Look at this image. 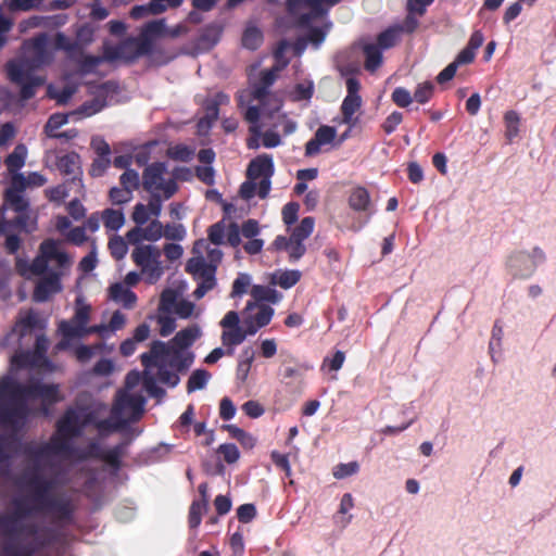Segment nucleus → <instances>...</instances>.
<instances>
[{
	"label": "nucleus",
	"instance_id": "1",
	"mask_svg": "<svg viewBox=\"0 0 556 556\" xmlns=\"http://www.w3.org/2000/svg\"><path fill=\"white\" fill-rule=\"evenodd\" d=\"M144 397L139 392L118 391L109 418H102L106 405L80 395L74 407L58 421L48 442H33L25 448L26 466L8 483L23 494L11 511L0 516V556H33L55 538L56 529L72 520V494L64 490L66 463L75 456L72 439L92 424L104 437L143 413Z\"/></svg>",
	"mask_w": 556,
	"mask_h": 556
},
{
	"label": "nucleus",
	"instance_id": "2",
	"mask_svg": "<svg viewBox=\"0 0 556 556\" xmlns=\"http://www.w3.org/2000/svg\"><path fill=\"white\" fill-rule=\"evenodd\" d=\"M49 341L41 336L36 339L35 352L16 353L11 358L12 371L0 380V429L10 432L0 438V482L13 480L11 466L18 442L14 433L33 413H48V406L62 401L56 384L41 382L40 375L51 371L46 358Z\"/></svg>",
	"mask_w": 556,
	"mask_h": 556
},
{
	"label": "nucleus",
	"instance_id": "3",
	"mask_svg": "<svg viewBox=\"0 0 556 556\" xmlns=\"http://www.w3.org/2000/svg\"><path fill=\"white\" fill-rule=\"evenodd\" d=\"M285 48V43L279 46L276 51L278 64L271 70L262 72L260 83L253 88L252 97L256 104L250 105L244 115L251 124V132L258 134L265 127H281L283 132L289 135L296 129V123L288 118L286 114L280 113L281 101L275 94L268 92L269 86L276 80L277 73L287 64L285 61L280 63Z\"/></svg>",
	"mask_w": 556,
	"mask_h": 556
},
{
	"label": "nucleus",
	"instance_id": "4",
	"mask_svg": "<svg viewBox=\"0 0 556 556\" xmlns=\"http://www.w3.org/2000/svg\"><path fill=\"white\" fill-rule=\"evenodd\" d=\"M71 264L72 260L63 251L61 243L48 239L40 244L39 254L30 264L25 260L18 258L16 261V270L26 279L47 273V276L37 283L33 295L35 301L43 302L51 294L60 290L62 270L70 267Z\"/></svg>",
	"mask_w": 556,
	"mask_h": 556
},
{
	"label": "nucleus",
	"instance_id": "5",
	"mask_svg": "<svg viewBox=\"0 0 556 556\" xmlns=\"http://www.w3.org/2000/svg\"><path fill=\"white\" fill-rule=\"evenodd\" d=\"M142 365L144 366L143 386L147 392L154 397L165 394L164 390L156 386L155 378L150 374L152 367L157 368V376L161 382L176 387L180 379L176 371L187 369L192 361L191 354L178 353L169 343L154 341L150 351L141 354Z\"/></svg>",
	"mask_w": 556,
	"mask_h": 556
},
{
	"label": "nucleus",
	"instance_id": "6",
	"mask_svg": "<svg viewBox=\"0 0 556 556\" xmlns=\"http://www.w3.org/2000/svg\"><path fill=\"white\" fill-rule=\"evenodd\" d=\"M52 60L53 53L48 48V37L42 34L26 42L23 47V55L8 64V75L12 81L21 85L23 99L31 98L34 87L43 84V78L35 74V71L50 64Z\"/></svg>",
	"mask_w": 556,
	"mask_h": 556
},
{
	"label": "nucleus",
	"instance_id": "7",
	"mask_svg": "<svg viewBox=\"0 0 556 556\" xmlns=\"http://www.w3.org/2000/svg\"><path fill=\"white\" fill-rule=\"evenodd\" d=\"M341 0H289L288 5L291 13L299 15L300 24L309 26L308 40L315 46L320 45L326 37L321 28L313 27L312 23L323 18L329 8Z\"/></svg>",
	"mask_w": 556,
	"mask_h": 556
},
{
	"label": "nucleus",
	"instance_id": "8",
	"mask_svg": "<svg viewBox=\"0 0 556 556\" xmlns=\"http://www.w3.org/2000/svg\"><path fill=\"white\" fill-rule=\"evenodd\" d=\"M144 241L129 242L134 245L131 251L132 262L140 268L141 275L148 283L157 282L164 274V266L161 261V250L153 244H146Z\"/></svg>",
	"mask_w": 556,
	"mask_h": 556
},
{
	"label": "nucleus",
	"instance_id": "9",
	"mask_svg": "<svg viewBox=\"0 0 556 556\" xmlns=\"http://www.w3.org/2000/svg\"><path fill=\"white\" fill-rule=\"evenodd\" d=\"M187 231L182 224L168 223L163 225L159 219H153L144 228H131L126 232L129 242H156L162 238L172 241H182Z\"/></svg>",
	"mask_w": 556,
	"mask_h": 556
},
{
	"label": "nucleus",
	"instance_id": "10",
	"mask_svg": "<svg viewBox=\"0 0 556 556\" xmlns=\"http://www.w3.org/2000/svg\"><path fill=\"white\" fill-rule=\"evenodd\" d=\"M142 185L144 190L151 194V199H157L162 203L177 191L176 181L169 177L162 163H154L144 169Z\"/></svg>",
	"mask_w": 556,
	"mask_h": 556
},
{
	"label": "nucleus",
	"instance_id": "11",
	"mask_svg": "<svg viewBox=\"0 0 556 556\" xmlns=\"http://www.w3.org/2000/svg\"><path fill=\"white\" fill-rule=\"evenodd\" d=\"M89 319L90 306L78 300L74 316L59 324L63 339L58 343L56 349H67L72 339L86 337Z\"/></svg>",
	"mask_w": 556,
	"mask_h": 556
},
{
	"label": "nucleus",
	"instance_id": "12",
	"mask_svg": "<svg viewBox=\"0 0 556 556\" xmlns=\"http://www.w3.org/2000/svg\"><path fill=\"white\" fill-rule=\"evenodd\" d=\"M152 49V42L147 35L139 38L127 39L116 46H105L104 56L108 61H132L148 54Z\"/></svg>",
	"mask_w": 556,
	"mask_h": 556
},
{
	"label": "nucleus",
	"instance_id": "13",
	"mask_svg": "<svg viewBox=\"0 0 556 556\" xmlns=\"http://www.w3.org/2000/svg\"><path fill=\"white\" fill-rule=\"evenodd\" d=\"M186 270L190 273L200 283L193 295L197 300L203 298L206 292L212 290L215 286V271L213 266H206L203 256H192L186 265Z\"/></svg>",
	"mask_w": 556,
	"mask_h": 556
},
{
	"label": "nucleus",
	"instance_id": "14",
	"mask_svg": "<svg viewBox=\"0 0 556 556\" xmlns=\"http://www.w3.org/2000/svg\"><path fill=\"white\" fill-rule=\"evenodd\" d=\"M274 174L273 159L262 154L251 161L248 167V178L258 180V195L264 199L270 190V177Z\"/></svg>",
	"mask_w": 556,
	"mask_h": 556
},
{
	"label": "nucleus",
	"instance_id": "15",
	"mask_svg": "<svg viewBox=\"0 0 556 556\" xmlns=\"http://www.w3.org/2000/svg\"><path fill=\"white\" fill-rule=\"evenodd\" d=\"M274 316V309L262 303H248L242 312L243 325L250 336L268 325Z\"/></svg>",
	"mask_w": 556,
	"mask_h": 556
},
{
	"label": "nucleus",
	"instance_id": "16",
	"mask_svg": "<svg viewBox=\"0 0 556 556\" xmlns=\"http://www.w3.org/2000/svg\"><path fill=\"white\" fill-rule=\"evenodd\" d=\"M361 88L359 81L353 77L346 79L348 94L341 105L342 123L350 126V129L356 125L357 118L354 114L362 108V98L358 94Z\"/></svg>",
	"mask_w": 556,
	"mask_h": 556
},
{
	"label": "nucleus",
	"instance_id": "17",
	"mask_svg": "<svg viewBox=\"0 0 556 556\" xmlns=\"http://www.w3.org/2000/svg\"><path fill=\"white\" fill-rule=\"evenodd\" d=\"M533 257L522 251L513 252L506 260V269L515 279H527L535 271Z\"/></svg>",
	"mask_w": 556,
	"mask_h": 556
},
{
	"label": "nucleus",
	"instance_id": "18",
	"mask_svg": "<svg viewBox=\"0 0 556 556\" xmlns=\"http://www.w3.org/2000/svg\"><path fill=\"white\" fill-rule=\"evenodd\" d=\"M162 208L163 204L157 199H150L148 203H137L130 214L134 228H144L149 222L159 219Z\"/></svg>",
	"mask_w": 556,
	"mask_h": 556
},
{
	"label": "nucleus",
	"instance_id": "19",
	"mask_svg": "<svg viewBox=\"0 0 556 556\" xmlns=\"http://www.w3.org/2000/svg\"><path fill=\"white\" fill-rule=\"evenodd\" d=\"M314 226H315L314 218L305 217L301 220L300 225H298L293 229V231L290 236L291 260L292 261H298L299 258H301L304 255L306 248L303 244V241L312 235V232L314 230Z\"/></svg>",
	"mask_w": 556,
	"mask_h": 556
},
{
	"label": "nucleus",
	"instance_id": "20",
	"mask_svg": "<svg viewBox=\"0 0 556 556\" xmlns=\"http://www.w3.org/2000/svg\"><path fill=\"white\" fill-rule=\"evenodd\" d=\"M22 190L23 189L21 188H14V186L12 185V187L5 193L4 207L12 208L16 213H18V215L14 218L16 224L21 228H24L26 231H31L33 227L27 224L28 217H26L24 214L28 204L22 194Z\"/></svg>",
	"mask_w": 556,
	"mask_h": 556
},
{
	"label": "nucleus",
	"instance_id": "21",
	"mask_svg": "<svg viewBox=\"0 0 556 556\" xmlns=\"http://www.w3.org/2000/svg\"><path fill=\"white\" fill-rule=\"evenodd\" d=\"M337 136V130L330 126H320L305 147L307 155H316L320 152L321 146L331 143Z\"/></svg>",
	"mask_w": 556,
	"mask_h": 556
},
{
	"label": "nucleus",
	"instance_id": "22",
	"mask_svg": "<svg viewBox=\"0 0 556 556\" xmlns=\"http://www.w3.org/2000/svg\"><path fill=\"white\" fill-rule=\"evenodd\" d=\"M37 323V318L33 312H25L23 313L14 329L8 333L3 339L0 341L1 346H8L10 344L11 340L20 339L21 337L25 336Z\"/></svg>",
	"mask_w": 556,
	"mask_h": 556
},
{
	"label": "nucleus",
	"instance_id": "23",
	"mask_svg": "<svg viewBox=\"0 0 556 556\" xmlns=\"http://www.w3.org/2000/svg\"><path fill=\"white\" fill-rule=\"evenodd\" d=\"M202 334L201 328L198 325H191L176 333V336L168 342L178 353H184L193 342Z\"/></svg>",
	"mask_w": 556,
	"mask_h": 556
},
{
	"label": "nucleus",
	"instance_id": "24",
	"mask_svg": "<svg viewBox=\"0 0 556 556\" xmlns=\"http://www.w3.org/2000/svg\"><path fill=\"white\" fill-rule=\"evenodd\" d=\"M193 256H203L206 262V266H213L214 271L216 270L217 264L222 261L223 252L217 245L211 248L210 243L204 240H198L193 245Z\"/></svg>",
	"mask_w": 556,
	"mask_h": 556
},
{
	"label": "nucleus",
	"instance_id": "25",
	"mask_svg": "<svg viewBox=\"0 0 556 556\" xmlns=\"http://www.w3.org/2000/svg\"><path fill=\"white\" fill-rule=\"evenodd\" d=\"M110 299L122 304L125 308H132L136 305V294L122 283H114L109 289Z\"/></svg>",
	"mask_w": 556,
	"mask_h": 556
},
{
	"label": "nucleus",
	"instance_id": "26",
	"mask_svg": "<svg viewBox=\"0 0 556 556\" xmlns=\"http://www.w3.org/2000/svg\"><path fill=\"white\" fill-rule=\"evenodd\" d=\"M67 115L64 114H53L50 116L47 125H46V132L49 137L53 138H66L71 139L76 136L75 130H68L64 132H59V129L67 123Z\"/></svg>",
	"mask_w": 556,
	"mask_h": 556
},
{
	"label": "nucleus",
	"instance_id": "27",
	"mask_svg": "<svg viewBox=\"0 0 556 556\" xmlns=\"http://www.w3.org/2000/svg\"><path fill=\"white\" fill-rule=\"evenodd\" d=\"M101 222L108 230L116 231L125 225V215L122 210L105 208L101 213Z\"/></svg>",
	"mask_w": 556,
	"mask_h": 556
},
{
	"label": "nucleus",
	"instance_id": "28",
	"mask_svg": "<svg viewBox=\"0 0 556 556\" xmlns=\"http://www.w3.org/2000/svg\"><path fill=\"white\" fill-rule=\"evenodd\" d=\"M251 295L254 300L253 303H277L281 299L280 293H278L275 289L265 286H253L251 289Z\"/></svg>",
	"mask_w": 556,
	"mask_h": 556
},
{
	"label": "nucleus",
	"instance_id": "29",
	"mask_svg": "<svg viewBox=\"0 0 556 556\" xmlns=\"http://www.w3.org/2000/svg\"><path fill=\"white\" fill-rule=\"evenodd\" d=\"M27 149L24 144H17L13 152L5 159V164L10 173L16 174L25 164Z\"/></svg>",
	"mask_w": 556,
	"mask_h": 556
},
{
	"label": "nucleus",
	"instance_id": "30",
	"mask_svg": "<svg viewBox=\"0 0 556 556\" xmlns=\"http://www.w3.org/2000/svg\"><path fill=\"white\" fill-rule=\"evenodd\" d=\"M349 204L355 211H366L370 204L368 191L363 187L353 189L349 198Z\"/></svg>",
	"mask_w": 556,
	"mask_h": 556
},
{
	"label": "nucleus",
	"instance_id": "31",
	"mask_svg": "<svg viewBox=\"0 0 556 556\" xmlns=\"http://www.w3.org/2000/svg\"><path fill=\"white\" fill-rule=\"evenodd\" d=\"M46 178L38 173H30L27 177L23 174L16 173L12 177L14 188L24 189L29 186L39 187L46 184Z\"/></svg>",
	"mask_w": 556,
	"mask_h": 556
},
{
	"label": "nucleus",
	"instance_id": "32",
	"mask_svg": "<svg viewBox=\"0 0 556 556\" xmlns=\"http://www.w3.org/2000/svg\"><path fill=\"white\" fill-rule=\"evenodd\" d=\"M301 278L299 270L277 271L271 277V283L278 285L283 289L293 287Z\"/></svg>",
	"mask_w": 556,
	"mask_h": 556
},
{
	"label": "nucleus",
	"instance_id": "33",
	"mask_svg": "<svg viewBox=\"0 0 556 556\" xmlns=\"http://www.w3.org/2000/svg\"><path fill=\"white\" fill-rule=\"evenodd\" d=\"M248 333V329H242L241 327H235L232 329H225L222 333V342L226 346H235L241 344Z\"/></svg>",
	"mask_w": 556,
	"mask_h": 556
},
{
	"label": "nucleus",
	"instance_id": "34",
	"mask_svg": "<svg viewBox=\"0 0 556 556\" xmlns=\"http://www.w3.org/2000/svg\"><path fill=\"white\" fill-rule=\"evenodd\" d=\"M263 42L262 31L255 26H248L242 36V45L250 50L257 49Z\"/></svg>",
	"mask_w": 556,
	"mask_h": 556
},
{
	"label": "nucleus",
	"instance_id": "35",
	"mask_svg": "<svg viewBox=\"0 0 556 556\" xmlns=\"http://www.w3.org/2000/svg\"><path fill=\"white\" fill-rule=\"evenodd\" d=\"M58 168L66 175H75L79 170V156L76 153L61 156L58 161Z\"/></svg>",
	"mask_w": 556,
	"mask_h": 556
},
{
	"label": "nucleus",
	"instance_id": "36",
	"mask_svg": "<svg viewBox=\"0 0 556 556\" xmlns=\"http://www.w3.org/2000/svg\"><path fill=\"white\" fill-rule=\"evenodd\" d=\"M207 506V498H201L192 503L189 513V523L191 528H195L200 525L202 515L206 511Z\"/></svg>",
	"mask_w": 556,
	"mask_h": 556
},
{
	"label": "nucleus",
	"instance_id": "37",
	"mask_svg": "<svg viewBox=\"0 0 556 556\" xmlns=\"http://www.w3.org/2000/svg\"><path fill=\"white\" fill-rule=\"evenodd\" d=\"M210 377V374L204 369L194 370L187 383L188 392L191 393L197 390L203 389L206 386Z\"/></svg>",
	"mask_w": 556,
	"mask_h": 556
},
{
	"label": "nucleus",
	"instance_id": "38",
	"mask_svg": "<svg viewBox=\"0 0 556 556\" xmlns=\"http://www.w3.org/2000/svg\"><path fill=\"white\" fill-rule=\"evenodd\" d=\"M127 243H129V241L126 236L125 238L121 236L112 237L109 241V249L112 256L115 257L116 260H122L127 254Z\"/></svg>",
	"mask_w": 556,
	"mask_h": 556
},
{
	"label": "nucleus",
	"instance_id": "39",
	"mask_svg": "<svg viewBox=\"0 0 556 556\" xmlns=\"http://www.w3.org/2000/svg\"><path fill=\"white\" fill-rule=\"evenodd\" d=\"M75 92L76 87L73 85H67L62 89H58L53 86L48 87L49 97L55 99L60 104H65Z\"/></svg>",
	"mask_w": 556,
	"mask_h": 556
},
{
	"label": "nucleus",
	"instance_id": "40",
	"mask_svg": "<svg viewBox=\"0 0 556 556\" xmlns=\"http://www.w3.org/2000/svg\"><path fill=\"white\" fill-rule=\"evenodd\" d=\"M364 52L366 55L365 67L374 72L381 64V52L374 45L366 46Z\"/></svg>",
	"mask_w": 556,
	"mask_h": 556
},
{
	"label": "nucleus",
	"instance_id": "41",
	"mask_svg": "<svg viewBox=\"0 0 556 556\" xmlns=\"http://www.w3.org/2000/svg\"><path fill=\"white\" fill-rule=\"evenodd\" d=\"M102 349V344H93V345H78L75 351V357L80 363H87L89 362L98 352H100Z\"/></svg>",
	"mask_w": 556,
	"mask_h": 556
},
{
	"label": "nucleus",
	"instance_id": "42",
	"mask_svg": "<svg viewBox=\"0 0 556 556\" xmlns=\"http://www.w3.org/2000/svg\"><path fill=\"white\" fill-rule=\"evenodd\" d=\"M359 464L357 462H350L346 464H338L332 469V475L336 479H344L346 477L357 473Z\"/></svg>",
	"mask_w": 556,
	"mask_h": 556
},
{
	"label": "nucleus",
	"instance_id": "43",
	"mask_svg": "<svg viewBox=\"0 0 556 556\" xmlns=\"http://www.w3.org/2000/svg\"><path fill=\"white\" fill-rule=\"evenodd\" d=\"M504 121L506 125V137L511 140L519 131V115L515 111H508L505 113Z\"/></svg>",
	"mask_w": 556,
	"mask_h": 556
},
{
	"label": "nucleus",
	"instance_id": "44",
	"mask_svg": "<svg viewBox=\"0 0 556 556\" xmlns=\"http://www.w3.org/2000/svg\"><path fill=\"white\" fill-rule=\"evenodd\" d=\"M109 197L113 204L121 205L129 202L132 199V192L123 186L113 187L110 190Z\"/></svg>",
	"mask_w": 556,
	"mask_h": 556
},
{
	"label": "nucleus",
	"instance_id": "45",
	"mask_svg": "<svg viewBox=\"0 0 556 556\" xmlns=\"http://www.w3.org/2000/svg\"><path fill=\"white\" fill-rule=\"evenodd\" d=\"M218 116V109L216 106V103H210L206 106V112L204 117L199 122L198 127L199 131H206L211 124L217 119Z\"/></svg>",
	"mask_w": 556,
	"mask_h": 556
},
{
	"label": "nucleus",
	"instance_id": "46",
	"mask_svg": "<svg viewBox=\"0 0 556 556\" xmlns=\"http://www.w3.org/2000/svg\"><path fill=\"white\" fill-rule=\"evenodd\" d=\"M251 285V277L248 274H240L232 285L230 295L232 298L244 294Z\"/></svg>",
	"mask_w": 556,
	"mask_h": 556
},
{
	"label": "nucleus",
	"instance_id": "47",
	"mask_svg": "<svg viewBox=\"0 0 556 556\" xmlns=\"http://www.w3.org/2000/svg\"><path fill=\"white\" fill-rule=\"evenodd\" d=\"M121 186L134 192L139 187V175L134 169H127L119 178Z\"/></svg>",
	"mask_w": 556,
	"mask_h": 556
},
{
	"label": "nucleus",
	"instance_id": "48",
	"mask_svg": "<svg viewBox=\"0 0 556 556\" xmlns=\"http://www.w3.org/2000/svg\"><path fill=\"white\" fill-rule=\"evenodd\" d=\"M226 227L222 223H216L208 229V240L214 245L222 244L224 242V238L226 236Z\"/></svg>",
	"mask_w": 556,
	"mask_h": 556
},
{
	"label": "nucleus",
	"instance_id": "49",
	"mask_svg": "<svg viewBox=\"0 0 556 556\" xmlns=\"http://www.w3.org/2000/svg\"><path fill=\"white\" fill-rule=\"evenodd\" d=\"M177 302V293L172 289H166L161 295L160 309L163 312H172Z\"/></svg>",
	"mask_w": 556,
	"mask_h": 556
},
{
	"label": "nucleus",
	"instance_id": "50",
	"mask_svg": "<svg viewBox=\"0 0 556 556\" xmlns=\"http://www.w3.org/2000/svg\"><path fill=\"white\" fill-rule=\"evenodd\" d=\"M392 100L396 105L401 108H406L413 102L410 92L402 87L394 89V91L392 92Z\"/></svg>",
	"mask_w": 556,
	"mask_h": 556
},
{
	"label": "nucleus",
	"instance_id": "51",
	"mask_svg": "<svg viewBox=\"0 0 556 556\" xmlns=\"http://www.w3.org/2000/svg\"><path fill=\"white\" fill-rule=\"evenodd\" d=\"M162 251L169 262H175L184 255V248L175 242L165 243Z\"/></svg>",
	"mask_w": 556,
	"mask_h": 556
},
{
	"label": "nucleus",
	"instance_id": "52",
	"mask_svg": "<svg viewBox=\"0 0 556 556\" xmlns=\"http://www.w3.org/2000/svg\"><path fill=\"white\" fill-rule=\"evenodd\" d=\"M433 85L431 83H421L417 86L414 98L419 103H426L432 96Z\"/></svg>",
	"mask_w": 556,
	"mask_h": 556
},
{
	"label": "nucleus",
	"instance_id": "53",
	"mask_svg": "<svg viewBox=\"0 0 556 556\" xmlns=\"http://www.w3.org/2000/svg\"><path fill=\"white\" fill-rule=\"evenodd\" d=\"M504 337V326L501 320H496L492 327V337L490 341V350L501 349Z\"/></svg>",
	"mask_w": 556,
	"mask_h": 556
},
{
	"label": "nucleus",
	"instance_id": "54",
	"mask_svg": "<svg viewBox=\"0 0 556 556\" xmlns=\"http://www.w3.org/2000/svg\"><path fill=\"white\" fill-rule=\"evenodd\" d=\"M168 153L173 159L186 162L192 157L194 150L187 146H176L170 148Z\"/></svg>",
	"mask_w": 556,
	"mask_h": 556
},
{
	"label": "nucleus",
	"instance_id": "55",
	"mask_svg": "<svg viewBox=\"0 0 556 556\" xmlns=\"http://www.w3.org/2000/svg\"><path fill=\"white\" fill-rule=\"evenodd\" d=\"M172 311L180 318H189L193 314L194 304L189 301L181 300L176 303Z\"/></svg>",
	"mask_w": 556,
	"mask_h": 556
},
{
	"label": "nucleus",
	"instance_id": "56",
	"mask_svg": "<svg viewBox=\"0 0 556 556\" xmlns=\"http://www.w3.org/2000/svg\"><path fill=\"white\" fill-rule=\"evenodd\" d=\"M239 192L240 195L247 200L252 198L255 193L258 194V180L248 178V180L241 185Z\"/></svg>",
	"mask_w": 556,
	"mask_h": 556
},
{
	"label": "nucleus",
	"instance_id": "57",
	"mask_svg": "<svg viewBox=\"0 0 556 556\" xmlns=\"http://www.w3.org/2000/svg\"><path fill=\"white\" fill-rule=\"evenodd\" d=\"M256 515V509L253 504H243L237 509L238 519L241 522H250Z\"/></svg>",
	"mask_w": 556,
	"mask_h": 556
},
{
	"label": "nucleus",
	"instance_id": "58",
	"mask_svg": "<svg viewBox=\"0 0 556 556\" xmlns=\"http://www.w3.org/2000/svg\"><path fill=\"white\" fill-rule=\"evenodd\" d=\"M219 452L229 464L236 463L240 456L239 450L235 444H222L219 446Z\"/></svg>",
	"mask_w": 556,
	"mask_h": 556
},
{
	"label": "nucleus",
	"instance_id": "59",
	"mask_svg": "<svg viewBox=\"0 0 556 556\" xmlns=\"http://www.w3.org/2000/svg\"><path fill=\"white\" fill-rule=\"evenodd\" d=\"M243 354L247 356V359L244 362H241L238 366V374L241 377V379H245L248 377L251 364L254 358V352L251 348L244 349Z\"/></svg>",
	"mask_w": 556,
	"mask_h": 556
},
{
	"label": "nucleus",
	"instance_id": "60",
	"mask_svg": "<svg viewBox=\"0 0 556 556\" xmlns=\"http://www.w3.org/2000/svg\"><path fill=\"white\" fill-rule=\"evenodd\" d=\"M299 204L288 203L282 208V219L286 225L293 224L298 218Z\"/></svg>",
	"mask_w": 556,
	"mask_h": 556
},
{
	"label": "nucleus",
	"instance_id": "61",
	"mask_svg": "<svg viewBox=\"0 0 556 556\" xmlns=\"http://www.w3.org/2000/svg\"><path fill=\"white\" fill-rule=\"evenodd\" d=\"M110 165L109 156H98L91 165L90 174L94 177L101 176Z\"/></svg>",
	"mask_w": 556,
	"mask_h": 556
},
{
	"label": "nucleus",
	"instance_id": "62",
	"mask_svg": "<svg viewBox=\"0 0 556 556\" xmlns=\"http://www.w3.org/2000/svg\"><path fill=\"white\" fill-rule=\"evenodd\" d=\"M108 61L105 56H92V55H84L80 62V68L83 72H91L94 67H97L103 61Z\"/></svg>",
	"mask_w": 556,
	"mask_h": 556
},
{
	"label": "nucleus",
	"instance_id": "63",
	"mask_svg": "<svg viewBox=\"0 0 556 556\" xmlns=\"http://www.w3.org/2000/svg\"><path fill=\"white\" fill-rule=\"evenodd\" d=\"M397 30L396 29H388L379 35L378 43L382 48L392 47L397 40Z\"/></svg>",
	"mask_w": 556,
	"mask_h": 556
},
{
	"label": "nucleus",
	"instance_id": "64",
	"mask_svg": "<svg viewBox=\"0 0 556 556\" xmlns=\"http://www.w3.org/2000/svg\"><path fill=\"white\" fill-rule=\"evenodd\" d=\"M160 324V334L162 337L169 336L176 328L175 319L168 316H160L157 319Z\"/></svg>",
	"mask_w": 556,
	"mask_h": 556
}]
</instances>
